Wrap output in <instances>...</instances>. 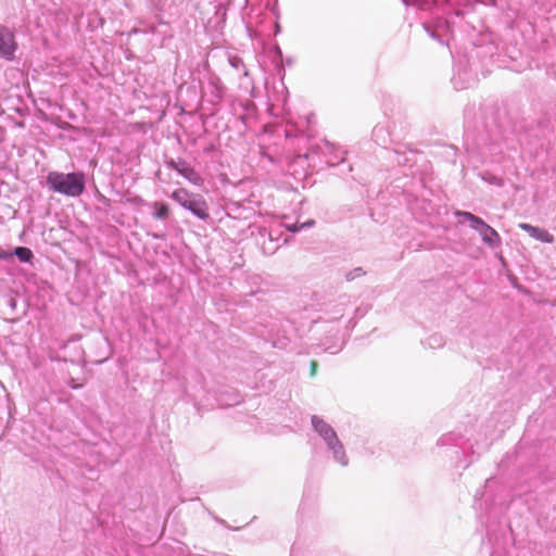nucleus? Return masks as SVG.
Instances as JSON below:
<instances>
[{"label":"nucleus","instance_id":"1","mask_svg":"<svg viewBox=\"0 0 556 556\" xmlns=\"http://www.w3.org/2000/svg\"><path fill=\"white\" fill-rule=\"evenodd\" d=\"M47 184L54 192L67 197H78L85 190V176L83 173L63 174L51 172L47 176Z\"/></svg>","mask_w":556,"mask_h":556},{"label":"nucleus","instance_id":"2","mask_svg":"<svg viewBox=\"0 0 556 556\" xmlns=\"http://www.w3.org/2000/svg\"><path fill=\"white\" fill-rule=\"evenodd\" d=\"M172 198L199 218L207 219L210 217L207 204L202 197L194 195L185 188H179L172 193Z\"/></svg>","mask_w":556,"mask_h":556},{"label":"nucleus","instance_id":"3","mask_svg":"<svg viewBox=\"0 0 556 556\" xmlns=\"http://www.w3.org/2000/svg\"><path fill=\"white\" fill-rule=\"evenodd\" d=\"M312 424L316 431L319 432V434L325 439V441L328 443L329 447L333 450L336 458L342 464H348L346 455L343 451V446L338 440V437L334 432V430L323 419L314 416L312 419Z\"/></svg>","mask_w":556,"mask_h":556},{"label":"nucleus","instance_id":"4","mask_svg":"<svg viewBox=\"0 0 556 556\" xmlns=\"http://www.w3.org/2000/svg\"><path fill=\"white\" fill-rule=\"evenodd\" d=\"M17 48L15 36L9 28L0 25V54L7 60H13Z\"/></svg>","mask_w":556,"mask_h":556},{"label":"nucleus","instance_id":"5","mask_svg":"<svg viewBox=\"0 0 556 556\" xmlns=\"http://www.w3.org/2000/svg\"><path fill=\"white\" fill-rule=\"evenodd\" d=\"M168 165L170 167H173L174 169H176L180 175H182L185 178H187L193 185L199 186L202 184V178L200 177V175L192 167H190L186 162L170 161L168 163Z\"/></svg>","mask_w":556,"mask_h":556},{"label":"nucleus","instance_id":"6","mask_svg":"<svg viewBox=\"0 0 556 556\" xmlns=\"http://www.w3.org/2000/svg\"><path fill=\"white\" fill-rule=\"evenodd\" d=\"M519 228L542 242L552 243L554 241V236L543 228L534 227L526 223L519 224Z\"/></svg>","mask_w":556,"mask_h":556},{"label":"nucleus","instance_id":"7","mask_svg":"<svg viewBox=\"0 0 556 556\" xmlns=\"http://www.w3.org/2000/svg\"><path fill=\"white\" fill-rule=\"evenodd\" d=\"M482 237V240L491 247H496L500 244L501 239L496 230H494L491 226L485 224L482 229L479 231Z\"/></svg>","mask_w":556,"mask_h":556},{"label":"nucleus","instance_id":"8","mask_svg":"<svg viewBox=\"0 0 556 556\" xmlns=\"http://www.w3.org/2000/svg\"><path fill=\"white\" fill-rule=\"evenodd\" d=\"M457 216H463L470 223V227L478 232L482 229V227L485 225V223L478 216L469 213V212H457Z\"/></svg>","mask_w":556,"mask_h":556},{"label":"nucleus","instance_id":"9","mask_svg":"<svg viewBox=\"0 0 556 556\" xmlns=\"http://www.w3.org/2000/svg\"><path fill=\"white\" fill-rule=\"evenodd\" d=\"M154 213L153 216L156 219H165L169 215V206L164 202H154L152 204Z\"/></svg>","mask_w":556,"mask_h":556},{"label":"nucleus","instance_id":"10","mask_svg":"<svg viewBox=\"0 0 556 556\" xmlns=\"http://www.w3.org/2000/svg\"><path fill=\"white\" fill-rule=\"evenodd\" d=\"M14 254L18 257L21 262H29L33 258V252L30 249L25 247H17L14 250Z\"/></svg>","mask_w":556,"mask_h":556},{"label":"nucleus","instance_id":"11","mask_svg":"<svg viewBox=\"0 0 556 556\" xmlns=\"http://www.w3.org/2000/svg\"><path fill=\"white\" fill-rule=\"evenodd\" d=\"M317 367H318V364L316 361H312L311 364H309V374L312 377H314L317 372Z\"/></svg>","mask_w":556,"mask_h":556}]
</instances>
